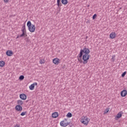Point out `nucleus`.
Returning <instances> with one entry per match:
<instances>
[{
  "label": "nucleus",
  "mask_w": 127,
  "mask_h": 127,
  "mask_svg": "<svg viewBox=\"0 0 127 127\" xmlns=\"http://www.w3.org/2000/svg\"><path fill=\"white\" fill-rule=\"evenodd\" d=\"M90 49L84 47L83 49L80 50L79 54L77 55V58L79 63L83 64H87L88 60L90 59Z\"/></svg>",
  "instance_id": "1"
},
{
  "label": "nucleus",
  "mask_w": 127,
  "mask_h": 127,
  "mask_svg": "<svg viewBox=\"0 0 127 127\" xmlns=\"http://www.w3.org/2000/svg\"><path fill=\"white\" fill-rule=\"evenodd\" d=\"M27 26L28 27V29L30 32L33 33L35 31V25L32 24L30 21L27 22Z\"/></svg>",
  "instance_id": "2"
},
{
  "label": "nucleus",
  "mask_w": 127,
  "mask_h": 127,
  "mask_svg": "<svg viewBox=\"0 0 127 127\" xmlns=\"http://www.w3.org/2000/svg\"><path fill=\"white\" fill-rule=\"evenodd\" d=\"M80 122L82 124L85 125V126H88V124L90 122V119L87 116H82Z\"/></svg>",
  "instance_id": "3"
},
{
  "label": "nucleus",
  "mask_w": 127,
  "mask_h": 127,
  "mask_svg": "<svg viewBox=\"0 0 127 127\" xmlns=\"http://www.w3.org/2000/svg\"><path fill=\"white\" fill-rule=\"evenodd\" d=\"M53 63L55 65H58V64H60V59L56 58L53 60Z\"/></svg>",
  "instance_id": "4"
},
{
  "label": "nucleus",
  "mask_w": 127,
  "mask_h": 127,
  "mask_svg": "<svg viewBox=\"0 0 127 127\" xmlns=\"http://www.w3.org/2000/svg\"><path fill=\"white\" fill-rule=\"evenodd\" d=\"M123 115V112H119L117 115H116V116L115 117V120L116 121H118V120H119V119H121V117H122Z\"/></svg>",
  "instance_id": "5"
},
{
  "label": "nucleus",
  "mask_w": 127,
  "mask_h": 127,
  "mask_svg": "<svg viewBox=\"0 0 127 127\" xmlns=\"http://www.w3.org/2000/svg\"><path fill=\"white\" fill-rule=\"evenodd\" d=\"M127 95V90H124L121 92V97H126Z\"/></svg>",
  "instance_id": "6"
},
{
  "label": "nucleus",
  "mask_w": 127,
  "mask_h": 127,
  "mask_svg": "<svg viewBox=\"0 0 127 127\" xmlns=\"http://www.w3.org/2000/svg\"><path fill=\"white\" fill-rule=\"evenodd\" d=\"M35 86H37V82H35V83L32 84L30 86H29V88L30 90H34V87Z\"/></svg>",
  "instance_id": "7"
},
{
  "label": "nucleus",
  "mask_w": 127,
  "mask_h": 127,
  "mask_svg": "<svg viewBox=\"0 0 127 127\" xmlns=\"http://www.w3.org/2000/svg\"><path fill=\"white\" fill-rule=\"evenodd\" d=\"M19 97H20V99L23 100H25L27 98V96H26V95L23 93L20 94Z\"/></svg>",
  "instance_id": "8"
},
{
  "label": "nucleus",
  "mask_w": 127,
  "mask_h": 127,
  "mask_svg": "<svg viewBox=\"0 0 127 127\" xmlns=\"http://www.w3.org/2000/svg\"><path fill=\"white\" fill-rule=\"evenodd\" d=\"M116 36L117 34H116V32H112L110 35V37L111 39H114V38H116Z\"/></svg>",
  "instance_id": "9"
},
{
  "label": "nucleus",
  "mask_w": 127,
  "mask_h": 127,
  "mask_svg": "<svg viewBox=\"0 0 127 127\" xmlns=\"http://www.w3.org/2000/svg\"><path fill=\"white\" fill-rule=\"evenodd\" d=\"M13 55V53L11 51L8 50L6 52V55L7 56H12Z\"/></svg>",
  "instance_id": "10"
},
{
  "label": "nucleus",
  "mask_w": 127,
  "mask_h": 127,
  "mask_svg": "<svg viewBox=\"0 0 127 127\" xmlns=\"http://www.w3.org/2000/svg\"><path fill=\"white\" fill-rule=\"evenodd\" d=\"M21 31L22 32L26 33V28L25 27V23H23V25L21 28Z\"/></svg>",
  "instance_id": "11"
},
{
  "label": "nucleus",
  "mask_w": 127,
  "mask_h": 127,
  "mask_svg": "<svg viewBox=\"0 0 127 127\" xmlns=\"http://www.w3.org/2000/svg\"><path fill=\"white\" fill-rule=\"evenodd\" d=\"M16 111L17 112H21L22 111L21 105H16Z\"/></svg>",
  "instance_id": "12"
},
{
  "label": "nucleus",
  "mask_w": 127,
  "mask_h": 127,
  "mask_svg": "<svg viewBox=\"0 0 127 127\" xmlns=\"http://www.w3.org/2000/svg\"><path fill=\"white\" fill-rule=\"evenodd\" d=\"M58 113V112H54L52 114V117L54 118V119H56V118H58L59 117Z\"/></svg>",
  "instance_id": "13"
},
{
  "label": "nucleus",
  "mask_w": 127,
  "mask_h": 127,
  "mask_svg": "<svg viewBox=\"0 0 127 127\" xmlns=\"http://www.w3.org/2000/svg\"><path fill=\"white\" fill-rule=\"evenodd\" d=\"M17 103L18 104V106H22L23 105V101L21 100H17Z\"/></svg>",
  "instance_id": "14"
},
{
  "label": "nucleus",
  "mask_w": 127,
  "mask_h": 127,
  "mask_svg": "<svg viewBox=\"0 0 127 127\" xmlns=\"http://www.w3.org/2000/svg\"><path fill=\"white\" fill-rule=\"evenodd\" d=\"M5 64V63L3 61H0V67H3Z\"/></svg>",
  "instance_id": "15"
},
{
  "label": "nucleus",
  "mask_w": 127,
  "mask_h": 127,
  "mask_svg": "<svg viewBox=\"0 0 127 127\" xmlns=\"http://www.w3.org/2000/svg\"><path fill=\"white\" fill-rule=\"evenodd\" d=\"M61 2L62 4L66 5L68 3V0H62Z\"/></svg>",
  "instance_id": "16"
},
{
  "label": "nucleus",
  "mask_w": 127,
  "mask_h": 127,
  "mask_svg": "<svg viewBox=\"0 0 127 127\" xmlns=\"http://www.w3.org/2000/svg\"><path fill=\"white\" fill-rule=\"evenodd\" d=\"M60 1H61V0H57V5L58 7L62 5V4L60 3Z\"/></svg>",
  "instance_id": "17"
},
{
  "label": "nucleus",
  "mask_w": 127,
  "mask_h": 127,
  "mask_svg": "<svg viewBox=\"0 0 127 127\" xmlns=\"http://www.w3.org/2000/svg\"><path fill=\"white\" fill-rule=\"evenodd\" d=\"M115 60H116V55L112 56V57L111 58L112 62H113V63H114V62H115Z\"/></svg>",
  "instance_id": "18"
},
{
  "label": "nucleus",
  "mask_w": 127,
  "mask_h": 127,
  "mask_svg": "<svg viewBox=\"0 0 127 127\" xmlns=\"http://www.w3.org/2000/svg\"><path fill=\"white\" fill-rule=\"evenodd\" d=\"M20 37H23V36H27L26 33L22 32V33L20 35Z\"/></svg>",
  "instance_id": "19"
},
{
  "label": "nucleus",
  "mask_w": 127,
  "mask_h": 127,
  "mask_svg": "<svg viewBox=\"0 0 127 127\" xmlns=\"http://www.w3.org/2000/svg\"><path fill=\"white\" fill-rule=\"evenodd\" d=\"M24 75H20L19 77V81H22V80H24Z\"/></svg>",
  "instance_id": "20"
},
{
  "label": "nucleus",
  "mask_w": 127,
  "mask_h": 127,
  "mask_svg": "<svg viewBox=\"0 0 127 127\" xmlns=\"http://www.w3.org/2000/svg\"><path fill=\"white\" fill-rule=\"evenodd\" d=\"M67 118H72V113L69 112L66 115Z\"/></svg>",
  "instance_id": "21"
},
{
  "label": "nucleus",
  "mask_w": 127,
  "mask_h": 127,
  "mask_svg": "<svg viewBox=\"0 0 127 127\" xmlns=\"http://www.w3.org/2000/svg\"><path fill=\"white\" fill-rule=\"evenodd\" d=\"M26 114H27V112H23L20 114V116H21L22 117H23V116H25V115H26Z\"/></svg>",
  "instance_id": "22"
},
{
  "label": "nucleus",
  "mask_w": 127,
  "mask_h": 127,
  "mask_svg": "<svg viewBox=\"0 0 127 127\" xmlns=\"http://www.w3.org/2000/svg\"><path fill=\"white\" fill-rule=\"evenodd\" d=\"M60 125L61 126V127H65V124H64V121H61L60 123Z\"/></svg>",
  "instance_id": "23"
},
{
  "label": "nucleus",
  "mask_w": 127,
  "mask_h": 127,
  "mask_svg": "<svg viewBox=\"0 0 127 127\" xmlns=\"http://www.w3.org/2000/svg\"><path fill=\"white\" fill-rule=\"evenodd\" d=\"M109 111H110V108L106 109V110L104 111V114H108V113H109Z\"/></svg>",
  "instance_id": "24"
},
{
  "label": "nucleus",
  "mask_w": 127,
  "mask_h": 127,
  "mask_svg": "<svg viewBox=\"0 0 127 127\" xmlns=\"http://www.w3.org/2000/svg\"><path fill=\"white\" fill-rule=\"evenodd\" d=\"M127 74V71H124L122 74V77L124 78L126 76V74Z\"/></svg>",
  "instance_id": "25"
},
{
  "label": "nucleus",
  "mask_w": 127,
  "mask_h": 127,
  "mask_svg": "<svg viewBox=\"0 0 127 127\" xmlns=\"http://www.w3.org/2000/svg\"><path fill=\"white\" fill-rule=\"evenodd\" d=\"M39 62L40 64H44V60H40Z\"/></svg>",
  "instance_id": "26"
},
{
  "label": "nucleus",
  "mask_w": 127,
  "mask_h": 127,
  "mask_svg": "<svg viewBox=\"0 0 127 127\" xmlns=\"http://www.w3.org/2000/svg\"><path fill=\"white\" fill-rule=\"evenodd\" d=\"M96 17H97V14H94L93 16H92V19H95Z\"/></svg>",
  "instance_id": "27"
},
{
  "label": "nucleus",
  "mask_w": 127,
  "mask_h": 127,
  "mask_svg": "<svg viewBox=\"0 0 127 127\" xmlns=\"http://www.w3.org/2000/svg\"><path fill=\"white\" fill-rule=\"evenodd\" d=\"M70 125V123H67L64 124V127H67V126H69Z\"/></svg>",
  "instance_id": "28"
},
{
  "label": "nucleus",
  "mask_w": 127,
  "mask_h": 127,
  "mask_svg": "<svg viewBox=\"0 0 127 127\" xmlns=\"http://www.w3.org/2000/svg\"><path fill=\"white\" fill-rule=\"evenodd\" d=\"M25 40L26 41V42H29V40L28 38H25Z\"/></svg>",
  "instance_id": "29"
},
{
  "label": "nucleus",
  "mask_w": 127,
  "mask_h": 127,
  "mask_svg": "<svg viewBox=\"0 0 127 127\" xmlns=\"http://www.w3.org/2000/svg\"><path fill=\"white\" fill-rule=\"evenodd\" d=\"M8 0H3V1H4V2H5V3H6L8 2Z\"/></svg>",
  "instance_id": "30"
},
{
  "label": "nucleus",
  "mask_w": 127,
  "mask_h": 127,
  "mask_svg": "<svg viewBox=\"0 0 127 127\" xmlns=\"http://www.w3.org/2000/svg\"><path fill=\"white\" fill-rule=\"evenodd\" d=\"M16 127H19V126H18V125H16Z\"/></svg>",
  "instance_id": "31"
},
{
  "label": "nucleus",
  "mask_w": 127,
  "mask_h": 127,
  "mask_svg": "<svg viewBox=\"0 0 127 127\" xmlns=\"http://www.w3.org/2000/svg\"><path fill=\"white\" fill-rule=\"evenodd\" d=\"M15 110H16V106L15 107Z\"/></svg>",
  "instance_id": "32"
},
{
  "label": "nucleus",
  "mask_w": 127,
  "mask_h": 127,
  "mask_svg": "<svg viewBox=\"0 0 127 127\" xmlns=\"http://www.w3.org/2000/svg\"><path fill=\"white\" fill-rule=\"evenodd\" d=\"M64 121H67V119H64Z\"/></svg>",
  "instance_id": "33"
},
{
  "label": "nucleus",
  "mask_w": 127,
  "mask_h": 127,
  "mask_svg": "<svg viewBox=\"0 0 127 127\" xmlns=\"http://www.w3.org/2000/svg\"><path fill=\"white\" fill-rule=\"evenodd\" d=\"M14 127H16V125H15Z\"/></svg>",
  "instance_id": "34"
},
{
  "label": "nucleus",
  "mask_w": 127,
  "mask_h": 127,
  "mask_svg": "<svg viewBox=\"0 0 127 127\" xmlns=\"http://www.w3.org/2000/svg\"><path fill=\"white\" fill-rule=\"evenodd\" d=\"M16 38H18V37H17Z\"/></svg>",
  "instance_id": "35"
}]
</instances>
